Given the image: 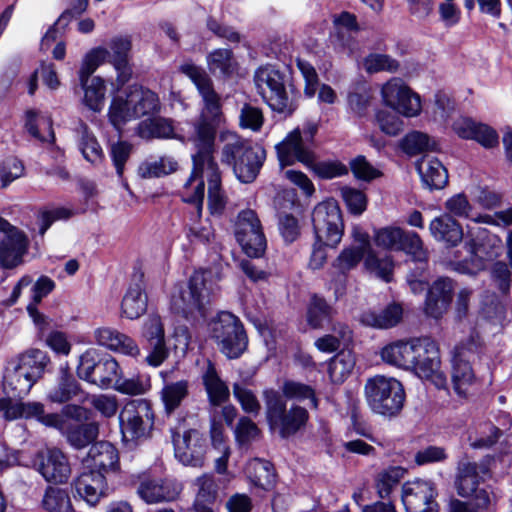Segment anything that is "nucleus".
<instances>
[{"label":"nucleus","instance_id":"obj_1","mask_svg":"<svg viewBox=\"0 0 512 512\" xmlns=\"http://www.w3.org/2000/svg\"><path fill=\"white\" fill-rule=\"evenodd\" d=\"M315 242L309 260L313 270L321 269L327 260L326 247L335 248L342 239L344 224L341 210L335 201L319 203L312 213Z\"/></svg>","mask_w":512,"mask_h":512},{"label":"nucleus","instance_id":"obj_2","mask_svg":"<svg viewBox=\"0 0 512 512\" xmlns=\"http://www.w3.org/2000/svg\"><path fill=\"white\" fill-rule=\"evenodd\" d=\"M217 280L210 269L194 272L187 285L173 293L171 305L174 311L186 318L197 314L205 316L207 306L217 290Z\"/></svg>","mask_w":512,"mask_h":512},{"label":"nucleus","instance_id":"obj_3","mask_svg":"<svg viewBox=\"0 0 512 512\" xmlns=\"http://www.w3.org/2000/svg\"><path fill=\"white\" fill-rule=\"evenodd\" d=\"M277 155L282 167L296 161L312 169L320 178L332 179L348 174V167L340 161H316L312 149L305 146L298 130L291 131L285 139L276 145Z\"/></svg>","mask_w":512,"mask_h":512},{"label":"nucleus","instance_id":"obj_4","mask_svg":"<svg viewBox=\"0 0 512 512\" xmlns=\"http://www.w3.org/2000/svg\"><path fill=\"white\" fill-rule=\"evenodd\" d=\"M160 102L156 93L141 86L129 87L126 96L113 98L109 108V119L120 128L126 122L159 111Z\"/></svg>","mask_w":512,"mask_h":512},{"label":"nucleus","instance_id":"obj_5","mask_svg":"<svg viewBox=\"0 0 512 512\" xmlns=\"http://www.w3.org/2000/svg\"><path fill=\"white\" fill-rule=\"evenodd\" d=\"M364 393L369 408L376 414L392 417L403 408L405 391L393 377L376 375L367 379Z\"/></svg>","mask_w":512,"mask_h":512},{"label":"nucleus","instance_id":"obj_6","mask_svg":"<svg viewBox=\"0 0 512 512\" xmlns=\"http://www.w3.org/2000/svg\"><path fill=\"white\" fill-rule=\"evenodd\" d=\"M258 93L269 107L278 113L291 115L296 106L286 91L287 75L275 65L259 67L254 74Z\"/></svg>","mask_w":512,"mask_h":512},{"label":"nucleus","instance_id":"obj_7","mask_svg":"<svg viewBox=\"0 0 512 512\" xmlns=\"http://www.w3.org/2000/svg\"><path fill=\"white\" fill-rule=\"evenodd\" d=\"M266 406V417L270 426L279 431L282 438H288L303 428L308 419V411L300 406L293 405L286 409V401L275 390L263 392Z\"/></svg>","mask_w":512,"mask_h":512},{"label":"nucleus","instance_id":"obj_8","mask_svg":"<svg viewBox=\"0 0 512 512\" xmlns=\"http://www.w3.org/2000/svg\"><path fill=\"white\" fill-rule=\"evenodd\" d=\"M465 249L469 253V260L458 263L456 269L462 273L476 274L485 269L487 262L499 256L501 240L484 228H469Z\"/></svg>","mask_w":512,"mask_h":512},{"label":"nucleus","instance_id":"obj_9","mask_svg":"<svg viewBox=\"0 0 512 512\" xmlns=\"http://www.w3.org/2000/svg\"><path fill=\"white\" fill-rule=\"evenodd\" d=\"M222 161L233 166L234 173L241 182L251 183L262 166L263 152L253 149L244 140L230 134L222 150Z\"/></svg>","mask_w":512,"mask_h":512},{"label":"nucleus","instance_id":"obj_10","mask_svg":"<svg viewBox=\"0 0 512 512\" xmlns=\"http://www.w3.org/2000/svg\"><path fill=\"white\" fill-rule=\"evenodd\" d=\"M155 415L152 405L145 399L127 402L119 413V425L122 439L136 443L147 439L154 426Z\"/></svg>","mask_w":512,"mask_h":512},{"label":"nucleus","instance_id":"obj_11","mask_svg":"<svg viewBox=\"0 0 512 512\" xmlns=\"http://www.w3.org/2000/svg\"><path fill=\"white\" fill-rule=\"evenodd\" d=\"M211 336L220 351L229 359L239 358L248 345L242 323L230 312L220 313L211 323Z\"/></svg>","mask_w":512,"mask_h":512},{"label":"nucleus","instance_id":"obj_12","mask_svg":"<svg viewBox=\"0 0 512 512\" xmlns=\"http://www.w3.org/2000/svg\"><path fill=\"white\" fill-rule=\"evenodd\" d=\"M218 125L219 123L200 118L189 124V130L182 140L192 144L195 150L192 160L196 167H218L213 156Z\"/></svg>","mask_w":512,"mask_h":512},{"label":"nucleus","instance_id":"obj_13","mask_svg":"<svg viewBox=\"0 0 512 512\" xmlns=\"http://www.w3.org/2000/svg\"><path fill=\"white\" fill-rule=\"evenodd\" d=\"M373 238L376 246L382 249L403 251L417 261H424L427 258L423 241L414 231L388 226L376 230Z\"/></svg>","mask_w":512,"mask_h":512},{"label":"nucleus","instance_id":"obj_14","mask_svg":"<svg viewBox=\"0 0 512 512\" xmlns=\"http://www.w3.org/2000/svg\"><path fill=\"white\" fill-rule=\"evenodd\" d=\"M180 71L191 79L202 97L203 108L198 118L220 123L222 104L220 95L215 91L213 81L206 71L193 63H184Z\"/></svg>","mask_w":512,"mask_h":512},{"label":"nucleus","instance_id":"obj_15","mask_svg":"<svg viewBox=\"0 0 512 512\" xmlns=\"http://www.w3.org/2000/svg\"><path fill=\"white\" fill-rule=\"evenodd\" d=\"M415 365L410 370L422 379L429 380L438 389L447 387V377L441 370L440 352L437 343L430 338H418Z\"/></svg>","mask_w":512,"mask_h":512},{"label":"nucleus","instance_id":"obj_16","mask_svg":"<svg viewBox=\"0 0 512 512\" xmlns=\"http://www.w3.org/2000/svg\"><path fill=\"white\" fill-rule=\"evenodd\" d=\"M0 411L6 420L12 421L20 418L35 419L41 424L63 430L64 418L58 413H45L44 405L41 402H22L11 398H0Z\"/></svg>","mask_w":512,"mask_h":512},{"label":"nucleus","instance_id":"obj_17","mask_svg":"<svg viewBox=\"0 0 512 512\" xmlns=\"http://www.w3.org/2000/svg\"><path fill=\"white\" fill-rule=\"evenodd\" d=\"M235 237L249 257H260L266 249V238L255 211L247 209L238 214Z\"/></svg>","mask_w":512,"mask_h":512},{"label":"nucleus","instance_id":"obj_18","mask_svg":"<svg viewBox=\"0 0 512 512\" xmlns=\"http://www.w3.org/2000/svg\"><path fill=\"white\" fill-rule=\"evenodd\" d=\"M385 105L405 117H415L421 112L420 97L400 78H392L381 89Z\"/></svg>","mask_w":512,"mask_h":512},{"label":"nucleus","instance_id":"obj_19","mask_svg":"<svg viewBox=\"0 0 512 512\" xmlns=\"http://www.w3.org/2000/svg\"><path fill=\"white\" fill-rule=\"evenodd\" d=\"M172 442L175 457L184 465L202 467L206 454V439L196 429H188L183 433L173 431Z\"/></svg>","mask_w":512,"mask_h":512},{"label":"nucleus","instance_id":"obj_20","mask_svg":"<svg viewBox=\"0 0 512 512\" xmlns=\"http://www.w3.org/2000/svg\"><path fill=\"white\" fill-rule=\"evenodd\" d=\"M33 464L47 482L63 484L71 476L72 470L68 457L56 447L38 451Z\"/></svg>","mask_w":512,"mask_h":512},{"label":"nucleus","instance_id":"obj_21","mask_svg":"<svg viewBox=\"0 0 512 512\" xmlns=\"http://www.w3.org/2000/svg\"><path fill=\"white\" fill-rule=\"evenodd\" d=\"M141 336L150 347L146 356L139 357L143 363L152 367L160 366L169 356L166 346L165 330L162 319L157 314H150L143 322Z\"/></svg>","mask_w":512,"mask_h":512},{"label":"nucleus","instance_id":"obj_22","mask_svg":"<svg viewBox=\"0 0 512 512\" xmlns=\"http://www.w3.org/2000/svg\"><path fill=\"white\" fill-rule=\"evenodd\" d=\"M0 232L4 233L0 241V266L12 269L22 262L28 249V239L21 230L2 217H0Z\"/></svg>","mask_w":512,"mask_h":512},{"label":"nucleus","instance_id":"obj_23","mask_svg":"<svg viewBox=\"0 0 512 512\" xmlns=\"http://www.w3.org/2000/svg\"><path fill=\"white\" fill-rule=\"evenodd\" d=\"M476 352L474 342L457 345L452 356V384L460 397H466L470 387L475 382V375L470 365V358Z\"/></svg>","mask_w":512,"mask_h":512},{"label":"nucleus","instance_id":"obj_24","mask_svg":"<svg viewBox=\"0 0 512 512\" xmlns=\"http://www.w3.org/2000/svg\"><path fill=\"white\" fill-rule=\"evenodd\" d=\"M437 493L429 481L417 480L402 487V502L407 512H437Z\"/></svg>","mask_w":512,"mask_h":512},{"label":"nucleus","instance_id":"obj_25","mask_svg":"<svg viewBox=\"0 0 512 512\" xmlns=\"http://www.w3.org/2000/svg\"><path fill=\"white\" fill-rule=\"evenodd\" d=\"M181 490V484L175 480L144 478L137 488V494L147 504H156L177 499Z\"/></svg>","mask_w":512,"mask_h":512},{"label":"nucleus","instance_id":"obj_26","mask_svg":"<svg viewBox=\"0 0 512 512\" xmlns=\"http://www.w3.org/2000/svg\"><path fill=\"white\" fill-rule=\"evenodd\" d=\"M96 342L115 352L139 360L141 350L137 342L130 336L111 327H100L94 332Z\"/></svg>","mask_w":512,"mask_h":512},{"label":"nucleus","instance_id":"obj_27","mask_svg":"<svg viewBox=\"0 0 512 512\" xmlns=\"http://www.w3.org/2000/svg\"><path fill=\"white\" fill-rule=\"evenodd\" d=\"M453 292L454 284L450 278H438L428 291L425 313L435 319L440 318L447 311L452 301Z\"/></svg>","mask_w":512,"mask_h":512},{"label":"nucleus","instance_id":"obj_28","mask_svg":"<svg viewBox=\"0 0 512 512\" xmlns=\"http://www.w3.org/2000/svg\"><path fill=\"white\" fill-rule=\"evenodd\" d=\"M417 342L418 338L388 343L381 349L380 357L390 366L410 370L416 363Z\"/></svg>","mask_w":512,"mask_h":512},{"label":"nucleus","instance_id":"obj_29","mask_svg":"<svg viewBox=\"0 0 512 512\" xmlns=\"http://www.w3.org/2000/svg\"><path fill=\"white\" fill-rule=\"evenodd\" d=\"M117 449L109 442L101 441L92 445L82 460V469L101 472L103 475L115 469L118 464Z\"/></svg>","mask_w":512,"mask_h":512},{"label":"nucleus","instance_id":"obj_30","mask_svg":"<svg viewBox=\"0 0 512 512\" xmlns=\"http://www.w3.org/2000/svg\"><path fill=\"white\" fill-rule=\"evenodd\" d=\"M83 394L79 382L75 379L67 364L60 366L55 384L47 393V400L51 403L64 404Z\"/></svg>","mask_w":512,"mask_h":512},{"label":"nucleus","instance_id":"obj_31","mask_svg":"<svg viewBox=\"0 0 512 512\" xmlns=\"http://www.w3.org/2000/svg\"><path fill=\"white\" fill-rule=\"evenodd\" d=\"M431 236L438 242L455 247L463 240V228L461 224L449 214L435 217L429 224Z\"/></svg>","mask_w":512,"mask_h":512},{"label":"nucleus","instance_id":"obj_32","mask_svg":"<svg viewBox=\"0 0 512 512\" xmlns=\"http://www.w3.org/2000/svg\"><path fill=\"white\" fill-rule=\"evenodd\" d=\"M109 48L112 51L111 63L117 71L118 85L123 86L129 81L132 74L129 65V54L132 48L131 37L116 36L110 40Z\"/></svg>","mask_w":512,"mask_h":512},{"label":"nucleus","instance_id":"obj_33","mask_svg":"<svg viewBox=\"0 0 512 512\" xmlns=\"http://www.w3.org/2000/svg\"><path fill=\"white\" fill-rule=\"evenodd\" d=\"M76 493L88 504L95 505L104 494L105 476L101 472L82 469L74 482Z\"/></svg>","mask_w":512,"mask_h":512},{"label":"nucleus","instance_id":"obj_34","mask_svg":"<svg viewBox=\"0 0 512 512\" xmlns=\"http://www.w3.org/2000/svg\"><path fill=\"white\" fill-rule=\"evenodd\" d=\"M204 172L207 173V166L196 167L195 164H193L192 172L181 190L183 201L195 206L197 218L201 217L203 209L205 193Z\"/></svg>","mask_w":512,"mask_h":512},{"label":"nucleus","instance_id":"obj_35","mask_svg":"<svg viewBox=\"0 0 512 512\" xmlns=\"http://www.w3.org/2000/svg\"><path fill=\"white\" fill-rule=\"evenodd\" d=\"M416 166L423 184L430 190L442 189L447 185L448 172L439 159L427 155Z\"/></svg>","mask_w":512,"mask_h":512},{"label":"nucleus","instance_id":"obj_36","mask_svg":"<svg viewBox=\"0 0 512 512\" xmlns=\"http://www.w3.org/2000/svg\"><path fill=\"white\" fill-rule=\"evenodd\" d=\"M147 309V295L142 275L131 283L121 303L122 316L130 320L138 319Z\"/></svg>","mask_w":512,"mask_h":512},{"label":"nucleus","instance_id":"obj_37","mask_svg":"<svg viewBox=\"0 0 512 512\" xmlns=\"http://www.w3.org/2000/svg\"><path fill=\"white\" fill-rule=\"evenodd\" d=\"M36 381L19 369L12 361L8 363L3 380V389L7 398H23L26 396Z\"/></svg>","mask_w":512,"mask_h":512},{"label":"nucleus","instance_id":"obj_38","mask_svg":"<svg viewBox=\"0 0 512 512\" xmlns=\"http://www.w3.org/2000/svg\"><path fill=\"white\" fill-rule=\"evenodd\" d=\"M202 382L211 405L220 406L229 399V388L211 361L207 362L202 374Z\"/></svg>","mask_w":512,"mask_h":512},{"label":"nucleus","instance_id":"obj_39","mask_svg":"<svg viewBox=\"0 0 512 512\" xmlns=\"http://www.w3.org/2000/svg\"><path fill=\"white\" fill-rule=\"evenodd\" d=\"M171 373L172 371L160 372V375L165 382L161 391V399L167 413L175 411L187 397L189 391V383L187 380L169 382Z\"/></svg>","mask_w":512,"mask_h":512},{"label":"nucleus","instance_id":"obj_40","mask_svg":"<svg viewBox=\"0 0 512 512\" xmlns=\"http://www.w3.org/2000/svg\"><path fill=\"white\" fill-rule=\"evenodd\" d=\"M25 128L35 139L43 143L53 144L55 140L52 119L48 114L36 110L26 112Z\"/></svg>","mask_w":512,"mask_h":512},{"label":"nucleus","instance_id":"obj_41","mask_svg":"<svg viewBox=\"0 0 512 512\" xmlns=\"http://www.w3.org/2000/svg\"><path fill=\"white\" fill-rule=\"evenodd\" d=\"M403 310L398 304H390L380 311H366L361 322L367 326L387 329L396 326L402 319Z\"/></svg>","mask_w":512,"mask_h":512},{"label":"nucleus","instance_id":"obj_42","mask_svg":"<svg viewBox=\"0 0 512 512\" xmlns=\"http://www.w3.org/2000/svg\"><path fill=\"white\" fill-rule=\"evenodd\" d=\"M198 492L193 504L195 512H215L217 486L211 475H202L196 479Z\"/></svg>","mask_w":512,"mask_h":512},{"label":"nucleus","instance_id":"obj_43","mask_svg":"<svg viewBox=\"0 0 512 512\" xmlns=\"http://www.w3.org/2000/svg\"><path fill=\"white\" fill-rule=\"evenodd\" d=\"M137 134L143 139L177 138L172 120L162 117L141 121L137 126Z\"/></svg>","mask_w":512,"mask_h":512},{"label":"nucleus","instance_id":"obj_44","mask_svg":"<svg viewBox=\"0 0 512 512\" xmlns=\"http://www.w3.org/2000/svg\"><path fill=\"white\" fill-rule=\"evenodd\" d=\"M19 369L27 373L32 380L38 381L49 363L46 352L39 349H30L20 355L16 361H12Z\"/></svg>","mask_w":512,"mask_h":512},{"label":"nucleus","instance_id":"obj_45","mask_svg":"<svg viewBox=\"0 0 512 512\" xmlns=\"http://www.w3.org/2000/svg\"><path fill=\"white\" fill-rule=\"evenodd\" d=\"M245 473L253 485L264 490H269L275 483L274 468L269 461L253 459L247 463Z\"/></svg>","mask_w":512,"mask_h":512},{"label":"nucleus","instance_id":"obj_46","mask_svg":"<svg viewBox=\"0 0 512 512\" xmlns=\"http://www.w3.org/2000/svg\"><path fill=\"white\" fill-rule=\"evenodd\" d=\"M334 312L324 298L314 295L307 309V323L313 329H323L332 323Z\"/></svg>","mask_w":512,"mask_h":512},{"label":"nucleus","instance_id":"obj_47","mask_svg":"<svg viewBox=\"0 0 512 512\" xmlns=\"http://www.w3.org/2000/svg\"><path fill=\"white\" fill-rule=\"evenodd\" d=\"M55 287V283L52 279L47 276H41L36 283L33 285V302L27 306V311L34 323L40 327L42 330L45 325L48 324L44 315H42L38 309L37 305L41 302V300L47 296Z\"/></svg>","mask_w":512,"mask_h":512},{"label":"nucleus","instance_id":"obj_48","mask_svg":"<svg viewBox=\"0 0 512 512\" xmlns=\"http://www.w3.org/2000/svg\"><path fill=\"white\" fill-rule=\"evenodd\" d=\"M99 434L97 422L74 425L66 429L64 435L67 442L75 449H82L93 442Z\"/></svg>","mask_w":512,"mask_h":512},{"label":"nucleus","instance_id":"obj_49","mask_svg":"<svg viewBox=\"0 0 512 512\" xmlns=\"http://www.w3.org/2000/svg\"><path fill=\"white\" fill-rule=\"evenodd\" d=\"M84 91L83 103L92 111L99 112L104 105L105 83L104 80L95 76L91 80L79 81Z\"/></svg>","mask_w":512,"mask_h":512},{"label":"nucleus","instance_id":"obj_50","mask_svg":"<svg viewBox=\"0 0 512 512\" xmlns=\"http://www.w3.org/2000/svg\"><path fill=\"white\" fill-rule=\"evenodd\" d=\"M120 374L121 368L118 362L111 356L103 357L100 363H98V368L91 384L101 389L113 388Z\"/></svg>","mask_w":512,"mask_h":512},{"label":"nucleus","instance_id":"obj_51","mask_svg":"<svg viewBox=\"0 0 512 512\" xmlns=\"http://www.w3.org/2000/svg\"><path fill=\"white\" fill-rule=\"evenodd\" d=\"M208 208L211 214H221L226 200L221 190V177L218 167L207 169Z\"/></svg>","mask_w":512,"mask_h":512},{"label":"nucleus","instance_id":"obj_52","mask_svg":"<svg viewBox=\"0 0 512 512\" xmlns=\"http://www.w3.org/2000/svg\"><path fill=\"white\" fill-rule=\"evenodd\" d=\"M478 467L475 463H463L459 468L457 491L462 497H470L477 493L479 485Z\"/></svg>","mask_w":512,"mask_h":512},{"label":"nucleus","instance_id":"obj_53","mask_svg":"<svg viewBox=\"0 0 512 512\" xmlns=\"http://www.w3.org/2000/svg\"><path fill=\"white\" fill-rule=\"evenodd\" d=\"M207 65L211 73L230 76L236 70V61L229 49H216L208 54Z\"/></svg>","mask_w":512,"mask_h":512},{"label":"nucleus","instance_id":"obj_54","mask_svg":"<svg viewBox=\"0 0 512 512\" xmlns=\"http://www.w3.org/2000/svg\"><path fill=\"white\" fill-rule=\"evenodd\" d=\"M355 356L350 351H341L329 363L328 372L334 383L343 382L355 367Z\"/></svg>","mask_w":512,"mask_h":512},{"label":"nucleus","instance_id":"obj_55","mask_svg":"<svg viewBox=\"0 0 512 512\" xmlns=\"http://www.w3.org/2000/svg\"><path fill=\"white\" fill-rule=\"evenodd\" d=\"M364 268L385 282H390L392 280L394 261L391 256L379 257L372 250L364 258Z\"/></svg>","mask_w":512,"mask_h":512},{"label":"nucleus","instance_id":"obj_56","mask_svg":"<svg viewBox=\"0 0 512 512\" xmlns=\"http://www.w3.org/2000/svg\"><path fill=\"white\" fill-rule=\"evenodd\" d=\"M42 507L47 512H75L68 493L58 487L50 486L45 490Z\"/></svg>","mask_w":512,"mask_h":512},{"label":"nucleus","instance_id":"obj_57","mask_svg":"<svg viewBox=\"0 0 512 512\" xmlns=\"http://www.w3.org/2000/svg\"><path fill=\"white\" fill-rule=\"evenodd\" d=\"M401 147L407 154L416 155L437 150V142L423 132L412 131L402 139Z\"/></svg>","mask_w":512,"mask_h":512},{"label":"nucleus","instance_id":"obj_58","mask_svg":"<svg viewBox=\"0 0 512 512\" xmlns=\"http://www.w3.org/2000/svg\"><path fill=\"white\" fill-rule=\"evenodd\" d=\"M405 473L406 470L400 466L389 467L380 472L376 477V489L379 497H388Z\"/></svg>","mask_w":512,"mask_h":512},{"label":"nucleus","instance_id":"obj_59","mask_svg":"<svg viewBox=\"0 0 512 512\" xmlns=\"http://www.w3.org/2000/svg\"><path fill=\"white\" fill-rule=\"evenodd\" d=\"M399 66V62L387 54L371 53L363 60V67L370 74L383 71L394 73Z\"/></svg>","mask_w":512,"mask_h":512},{"label":"nucleus","instance_id":"obj_60","mask_svg":"<svg viewBox=\"0 0 512 512\" xmlns=\"http://www.w3.org/2000/svg\"><path fill=\"white\" fill-rule=\"evenodd\" d=\"M109 51L103 47L90 50L83 58L78 72L79 81L91 80V75L108 57Z\"/></svg>","mask_w":512,"mask_h":512},{"label":"nucleus","instance_id":"obj_61","mask_svg":"<svg viewBox=\"0 0 512 512\" xmlns=\"http://www.w3.org/2000/svg\"><path fill=\"white\" fill-rule=\"evenodd\" d=\"M366 257L358 248L354 246L345 247L337 258L333 261L332 266L341 274H346L350 270L356 268L362 259Z\"/></svg>","mask_w":512,"mask_h":512},{"label":"nucleus","instance_id":"obj_62","mask_svg":"<svg viewBox=\"0 0 512 512\" xmlns=\"http://www.w3.org/2000/svg\"><path fill=\"white\" fill-rule=\"evenodd\" d=\"M282 391L284 396L287 398L296 399L299 401L309 400L311 407L317 408L318 406V400L315 396V391L309 385L295 381H286L283 384Z\"/></svg>","mask_w":512,"mask_h":512},{"label":"nucleus","instance_id":"obj_63","mask_svg":"<svg viewBox=\"0 0 512 512\" xmlns=\"http://www.w3.org/2000/svg\"><path fill=\"white\" fill-rule=\"evenodd\" d=\"M340 195L352 214L361 215L366 210L367 197L363 191L350 186H342Z\"/></svg>","mask_w":512,"mask_h":512},{"label":"nucleus","instance_id":"obj_64","mask_svg":"<svg viewBox=\"0 0 512 512\" xmlns=\"http://www.w3.org/2000/svg\"><path fill=\"white\" fill-rule=\"evenodd\" d=\"M79 148L83 157L90 163L97 165L103 160V151L96 138L86 129L82 132Z\"/></svg>","mask_w":512,"mask_h":512}]
</instances>
